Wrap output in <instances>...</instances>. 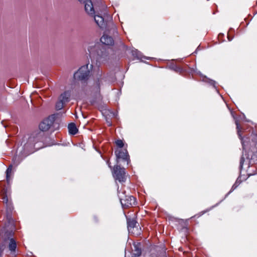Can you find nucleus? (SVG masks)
<instances>
[{
    "mask_svg": "<svg viewBox=\"0 0 257 257\" xmlns=\"http://www.w3.org/2000/svg\"><path fill=\"white\" fill-rule=\"evenodd\" d=\"M118 196L120 199V201L123 208H128L133 207L136 205L135 198L132 196H125L123 198L122 194L118 193Z\"/></svg>",
    "mask_w": 257,
    "mask_h": 257,
    "instance_id": "4",
    "label": "nucleus"
},
{
    "mask_svg": "<svg viewBox=\"0 0 257 257\" xmlns=\"http://www.w3.org/2000/svg\"><path fill=\"white\" fill-rule=\"evenodd\" d=\"M65 103V102H63L59 100V101H58L56 104V109L57 110H60L61 109H62L63 107V105Z\"/></svg>",
    "mask_w": 257,
    "mask_h": 257,
    "instance_id": "19",
    "label": "nucleus"
},
{
    "mask_svg": "<svg viewBox=\"0 0 257 257\" xmlns=\"http://www.w3.org/2000/svg\"><path fill=\"white\" fill-rule=\"evenodd\" d=\"M115 144L118 147V148L123 149V148L124 147V143L122 140H117L115 142Z\"/></svg>",
    "mask_w": 257,
    "mask_h": 257,
    "instance_id": "20",
    "label": "nucleus"
},
{
    "mask_svg": "<svg viewBox=\"0 0 257 257\" xmlns=\"http://www.w3.org/2000/svg\"><path fill=\"white\" fill-rule=\"evenodd\" d=\"M94 19L96 24L102 30L109 31L115 28L113 23L111 21H104V18L99 15H94Z\"/></svg>",
    "mask_w": 257,
    "mask_h": 257,
    "instance_id": "2",
    "label": "nucleus"
},
{
    "mask_svg": "<svg viewBox=\"0 0 257 257\" xmlns=\"http://www.w3.org/2000/svg\"><path fill=\"white\" fill-rule=\"evenodd\" d=\"M92 65L87 64L82 66L74 74V78L75 79L79 80H85L87 79L90 74V70L92 69Z\"/></svg>",
    "mask_w": 257,
    "mask_h": 257,
    "instance_id": "3",
    "label": "nucleus"
},
{
    "mask_svg": "<svg viewBox=\"0 0 257 257\" xmlns=\"http://www.w3.org/2000/svg\"><path fill=\"white\" fill-rule=\"evenodd\" d=\"M54 117L49 116L44 119L39 124V128L42 132H46L49 130L54 122Z\"/></svg>",
    "mask_w": 257,
    "mask_h": 257,
    "instance_id": "7",
    "label": "nucleus"
},
{
    "mask_svg": "<svg viewBox=\"0 0 257 257\" xmlns=\"http://www.w3.org/2000/svg\"><path fill=\"white\" fill-rule=\"evenodd\" d=\"M13 175V166L10 165L6 171L7 181L8 183L10 181Z\"/></svg>",
    "mask_w": 257,
    "mask_h": 257,
    "instance_id": "15",
    "label": "nucleus"
},
{
    "mask_svg": "<svg viewBox=\"0 0 257 257\" xmlns=\"http://www.w3.org/2000/svg\"><path fill=\"white\" fill-rule=\"evenodd\" d=\"M94 219H95L96 221H97V219L96 217H94Z\"/></svg>",
    "mask_w": 257,
    "mask_h": 257,
    "instance_id": "23",
    "label": "nucleus"
},
{
    "mask_svg": "<svg viewBox=\"0 0 257 257\" xmlns=\"http://www.w3.org/2000/svg\"><path fill=\"white\" fill-rule=\"evenodd\" d=\"M10 189L9 188H4L0 192V198L3 200V202L7 205L8 208L10 211L12 210V204L9 200V196L10 195Z\"/></svg>",
    "mask_w": 257,
    "mask_h": 257,
    "instance_id": "6",
    "label": "nucleus"
},
{
    "mask_svg": "<svg viewBox=\"0 0 257 257\" xmlns=\"http://www.w3.org/2000/svg\"><path fill=\"white\" fill-rule=\"evenodd\" d=\"M79 2H81V3H85L86 1H87V0H78Z\"/></svg>",
    "mask_w": 257,
    "mask_h": 257,
    "instance_id": "22",
    "label": "nucleus"
},
{
    "mask_svg": "<svg viewBox=\"0 0 257 257\" xmlns=\"http://www.w3.org/2000/svg\"><path fill=\"white\" fill-rule=\"evenodd\" d=\"M69 132L70 134L75 135L77 132L78 130L76 127L75 124L74 123H71L68 125V126Z\"/></svg>",
    "mask_w": 257,
    "mask_h": 257,
    "instance_id": "14",
    "label": "nucleus"
},
{
    "mask_svg": "<svg viewBox=\"0 0 257 257\" xmlns=\"http://www.w3.org/2000/svg\"><path fill=\"white\" fill-rule=\"evenodd\" d=\"M175 71L177 72H180L181 73L182 71V68H181L180 67H177L176 69H175Z\"/></svg>",
    "mask_w": 257,
    "mask_h": 257,
    "instance_id": "21",
    "label": "nucleus"
},
{
    "mask_svg": "<svg viewBox=\"0 0 257 257\" xmlns=\"http://www.w3.org/2000/svg\"><path fill=\"white\" fill-rule=\"evenodd\" d=\"M115 154L117 159H121L126 161L128 159V154L126 148H117L115 151Z\"/></svg>",
    "mask_w": 257,
    "mask_h": 257,
    "instance_id": "8",
    "label": "nucleus"
},
{
    "mask_svg": "<svg viewBox=\"0 0 257 257\" xmlns=\"http://www.w3.org/2000/svg\"><path fill=\"white\" fill-rule=\"evenodd\" d=\"M100 41L102 43L105 45H112L113 44V39L106 35H103L100 39Z\"/></svg>",
    "mask_w": 257,
    "mask_h": 257,
    "instance_id": "11",
    "label": "nucleus"
},
{
    "mask_svg": "<svg viewBox=\"0 0 257 257\" xmlns=\"http://www.w3.org/2000/svg\"><path fill=\"white\" fill-rule=\"evenodd\" d=\"M16 242L13 239H11L9 243V247L10 250L14 251L16 248Z\"/></svg>",
    "mask_w": 257,
    "mask_h": 257,
    "instance_id": "17",
    "label": "nucleus"
},
{
    "mask_svg": "<svg viewBox=\"0 0 257 257\" xmlns=\"http://www.w3.org/2000/svg\"><path fill=\"white\" fill-rule=\"evenodd\" d=\"M70 96V93L69 91H66L60 95L59 97V100L66 103L69 101V98Z\"/></svg>",
    "mask_w": 257,
    "mask_h": 257,
    "instance_id": "13",
    "label": "nucleus"
},
{
    "mask_svg": "<svg viewBox=\"0 0 257 257\" xmlns=\"http://www.w3.org/2000/svg\"><path fill=\"white\" fill-rule=\"evenodd\" d=\"M137 224V222L134 219H127V228L128 230H130L131 228H134V227H135Z\"/></svg>",
    "mask_w": 257,
    "mask_h": 257,
    "instance_id": "16",
    "label": "nucleus"
},
{
    "mask_svg": "<svg viewBox=\"0 0 257 257\" xmlns=\"http://www.w3.org/2000/svg\"><path fill=\"white\" fill-rule=\"evenodd\" d=\"M98 55L100 57L105 58L107 56L108 54L106 52L105 50L102 49L98 52Z\"/></svg>",
    "mask_w": 257,
    "mask_h": 257,
    "instance_id": "18",
    "label": "nucleus"
},
{
    "mask_svg": "<svg viewBox=\"0 0 257 257\" xmlns=\"http://www.w3.org/2000/svg\"><path fill=\"white\" fill-rule=\"evenodd\" d=\"M128 231L129 233L137 236L141 234V228L140 227L139 225L138 224L135 227H134V228H131L130 230Z\"/></svg>",
    "mask_w": 257,
    "mask_h": 257,
    "instance_id": "12",
    "label": "nucleus"
},
{
    "mask_svg": "<svg viewBox=\"0 0 257 257\" xmlns=\"http://www.w3.org/2000/svg\"><path fill=\"white\" fill-rule=\"evenodd\" d=\"M142 253L141 244L140 243H134L132 247V257H137L141 255Z\"/></svg>",
    "mask_w": 257,
    "mask_h": 257,
    "instance_id": "9",
    "label": "nucleus"
},
{
    "mask_svg": "<svg viewBox=\"0 0 257 257\" xmlns=\"http://www.w3.org/2000/svg\"><path fill=\"white\" fill-rule=\"evenodd\" d=\"M112 174L114 179L118 180L119 182L125 181V173L124 168H120L119 166H115L113 168Z\"/></svg>",
    "mask_w": 257,
    "mask_h": 257,
    "instance_id": "5",
    "label": "nucleus"
},
{
    "mask_svg": "<svg viewBox=\"0 0 257 257\" xmlns=\"http://www.w3.org/2000/svg\"><path fill=\"white\" fill-rule=\"evenodd\" d=\"M85 3V10L87 13L89 15L93 16L94 14V10L92 2L87 0Z\"/></svg>",
    "mask_w": 257,
    "mask_h": 257,
    "instance_id": "10",
    "label": "nucleus"
},
{
    "mask_svg": "<svg viewBox=\"0 0 257 257\" xmlns=\"http://www.w3.org/2000/svg\"><path fill=\"white\" fill-rule=\"evenodd\" d=\"M45 140L46 137L43 132L34 133L30 136L24 148L28 151L31 153L33 152L44 147V142Z\"/></svg>",
    "mask_w": 257,
    "mask_h": 257,
    "instance_id": "1",
    "label": "nucleus"
},
{
    "mask_svg": "<svg viewBox=\"0 0 257 257\" xmlns=\"http://www.w3.org/2000/svg\"><path fill=\"white\" fill-rule=\"evenodd\" d=\"M237 128H238V125L237 124Z\"/></svg>",
    "mask_w": 257,
    "mask_h": 257,
    "instance_id": "24",
    "label": "nucleus"
}]
</instances>
